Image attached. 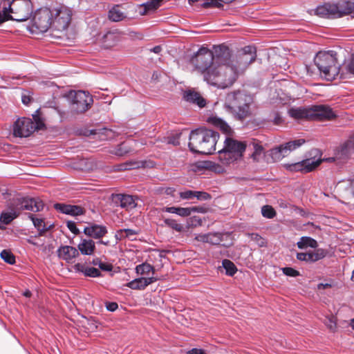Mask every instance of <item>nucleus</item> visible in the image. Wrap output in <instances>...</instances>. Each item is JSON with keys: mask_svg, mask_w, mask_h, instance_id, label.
<instances>
[{"mask_svg": "<svg viewBox=\"0 0 354 354\" xmlns=\"http://www.w3.org/2000/svg\"><path fill=\"white\" fill-rule=\"evenodd\" d=\"M230 57V49L223 45L214 47V51L207 48H200L190 60L196 70L203 75L208 84L221 88L232 86L236 74L223 63Z\"/></svg>", "mask_w": 354, "mask_h": 354, "instance_id": "obj_1", "label": "nucleus"}, {"mask_svg": "<svg viewBox=\"0 0 354 354\" xmlns=\"http://www.w3.org/2000/svg\"><path fill=\"white\" fill-rule=\"evenodd\" d=\"M219 135L210 129H200L192 131L189 135L188 146L194 153L212 154L216 150Z\"/></svg>", "mask_w": 354, "mask_h": 354, "instance_id": "obj_2", "label": "nucleus"}, {"mask_svg": "<svg viewBox=\"0 0 354 354\" xmlns=\"http://www.w3.org/2000/svg\"><path fill=\"white\" fill-rule=\"evenodd\" d=\"M44 206V203L39 198H17L13 199L8 204L9 212L1 213L0 221L5 225H8L19 216L21 211L28 210L37 212L42 210Z\"/></svg>", "mask_w": 354, "mask_h": 354, "instance_id": "obj_3", "label": "nucleus"}, {"mask_svg": "<svg viewBox=\"0 0 354 354\" xmlns=\"http://www.w3.org/2000/svg\"><path fill=\"white\" fill-rule=\"evenodd\" d=\"M253 103V97L243 91L229 93L225 102V106L237 118L243 120L250 115V105Z\"/></svg>", "mask_w": 354, "mask_h": 354, "instance_id": "obj_4", "label": "nucleus"}, {"mask_svg": "<svg viewBox=\"0 0 354 354\" xmlns=\"http://www.w3.org/2000/svg\"><path fill=\"white\" fill-rule=\"evenodd\" d=\"M335 51L319 52L314 62L327 80H333L339 73V66L337 63Z\"/></svg>", "mask_w": 354, "mask_h": 354, "instance_id": "obj_5", "label": "nucleus"}, {"mask_svg": "<svg viewBox=\"0 0 354 354\" xmlns=\"http://www.w3.org/2000/svg\"><path fill=\"white\" fill-rule=\"evenodd\" d=\"M244 142L227 137L223 149L218 151V160L225 165L240 159L245 150Z\"/></svg>", "mask_w": 354, "mask_h": 354, "instance_id": "obj_6", "label": "nucleus"}, {"mask_svg": "<svg viewBox=\"0 0 354 354\" xmlns=\"http://www.w3.org/2000/svg\"><path fill=\"white\" fill-rule=\"evenodd\" d=\"M230 57H231V56ZM255 59V48L252 46H245L242 51L237 55L235 60H231L230 58H229L223 64L234 71L236 74L234 78L235 82L239 74L242 73Z\"/></svg>", "mask_w": 354, "mask_h": 354, "instance_id": "obj_7", "label": "nucleus"}, {"mask_svg": "<svg viewBox=\"0 0 354 354\" xmlns=\"http://www.w3.org/2000/svg\"><path fill=\"white\" fill-rule=\"evenodd\" d=\"M35 122L30 118H19L13 124V135L15 137L26 138L36 129H41L44 126V122L37 115H32Z\"/></svg>", "mask_w": 354, "mask_h": 354, "instance_id": "obj_8", "label": "nucleus"}, {"mask_svg": "<svg viewBox=\"0 0 354 354\" xmlns=\"http://www.w3.org/2000/svg\"><path fill=\"white\" fill-rule=\"evenodd\" d=\"M53 17L54 13L50 9H39L35 12L29 26V30L35 34L46 32L50 28H52Z\"/></svg>", "mask_w": 354, "mask_h": 354, "instance_id": "obj_9", "label": "nucleus"}, {"mask_svg": "<svg viewBox=\"0 0 354 354\" xmlns=\"http://www.w3.org/2000/svg\"><path fill=\"white\" fill-rule=\"evenodd\" d=\"M67 96L71 101V111L75 113H84L91 107L93 102L92 96L82 91H71Z\"/></svg>", "mask_w": 354, "mask_h": 354, "instance_id": "obj_10", "label": "nucleus"}, {"mask_svg": "<svg viewBox=\"0 0 354 354\" xmlns=\"http://www.w3.org/2000/svg\"><path fill=\"white\" fill-rule=\"evenodd\" d=\"M305 142L304 139H298L286 142L272 149L270 155L274 162H278L287 156L292 151L301 147Z\"/></svg>", "mask_w": 354, "mask_h": 354, "instance_id": "obj_11", "label": "nucleus"}, {"mask_svg": "<svg viewBox=\"0 0 354 354\" xmlns=\"http://www.w3.org/2000/svg\"><path fill=\"white\" fill-rule=\"evenodd\" d=\"M72 12L66 7L55 10L54 20L52 19V28L62 32L69 26L71 20Z\"/></svg>", "mask_w": 354, "mask_h": 354, "instance_id": "obj_12", "label": "nucleus"}, {"mask_svg": "<svg viewBox=\"0 0 354 354\" xmlns=\"http://www.w3.org/2000/svg\"><path fill=\"white\" fill-rule=\"evenodd\" d=\"M323 161L324 159H322L320 157L317 159L314 157L306 158L298 162L286 164L285 167L290 171L308 173L316 169Z\"/></svg>", "mask_w": 354, "mask_h": 354, "instance_id": "obj_13", "label": "nucleus"}, {"mask_svg": "<svg viewBox=\"0 0 354 354\" xmlns=\"http://www.w3.org/2000/svg\"><path fill=\"white\" fill-rule=\"evenodd\" d=\"M310 120H329L335 118L336 115L333 109L327 105H315L310 107Z\"/></svg>", "mask_w": 354, "mask_h": 354, "instance_id": "obj_14", "label": "nucleus"}, {"mask_svg": "<svg viewBox=\"0 0 354 354\" xmlns=\"http://www.w3.org/2000/svg\"><path fill=\"white\" fill-rule=\"evenodd\" d=\"M80 254L77 248L70 245H63L58 248L57 256L59 259L68 263L73 262V260Z\"/></svg>", "mask_w": 354, "mask_h": 354, "instance_id": "obj_15", "label": "nucleus"}, {"mask_svg": "<svg viewBox=\"0 0 354 354\" xmlns=\"http://www.w3.org/2000/svg\"><path fill=\"white\" fill-rule=\"evenodd\" d=\"M54 207L57 211L62 213L71 215V216H79L84 214L85 210L83 207L79 205H72L64 203H56Z\"/></svg>", "mask_w": 354, "mask_h": 354, "instance_id": "obj_16", "label": "nucleus"}, {"mask_svg": "<svg viewBox=\"0 0 354 354\" xmlns=\"http://www.w3.org/2000/svg\"><path fill=\"white\" fill-rule=\"evenodd\" d=\"M115 205L127 209H133L136 204L132 196L126 194H115L112 196Z\"/></svg>", "mask_w": 354, "mask_h": 354, "instance_id": "obj_17", "label": "nucleus"}, {"mask_svg": "<svg viewBox=\"0 0 354 354\" xmlns=\"http://www.w3.org/2000/svg\"><path fill=\"white\" fill-rule=\"evenodd\" d=\"M84 233L89 237L98 239L107 233V230L105 226L92 224L84 227Z\"/></svg>", "mask_w": 354, "mask_h": 354, "instance_id": "obj_18", "label": "nucleus"}, {"mask_svg": "<svg viewBox=\"0 0 354 354\" xmlns=\"http://www.w3.org/2000/svg\"><path fill=\"white\" fill-rule=\"evenodd\" d=\"M337 8L335 4L326 3L318 6L315 10V14L324 18H336Z\"/></svg>", "mask_w": 354, "mask_h": 354, "instance_id": "obj_19", "label": "nucleus"}, {"mask_svg": "<svg viewBox=\"0 0 354 354\" xmlns=\"http://www.w3.org/2000/svg\"><path fill=\"white\" fill-rule=\"evenodd\" d=\"M335 5L337 8L335 12L336 17H341L343 15H349L354 12V2L344 1Z\"/></svg>", "mask_w": 354, "mask_h": 354, "instance_id": "obj_20", "label": "nucleus"}, {"mask_svg": "<svg viewBox=\"0 0 354 354\" xmlns=\"http://www.w3.org/2000/svg\"><path fill=\"white\" fill-rule=\"evenodd\" d=\"M77 250L83 255H91L95 250V243L92 239H83L77 245Z\"/></svg>", "mask_w": 354, "mask_h": 354, "instance_id": "obj_21", "label": "nucleus"}, {"mask_svg": "<svg viewBox=\"0 0 354 354\" xmlns=\"http://www.w3.org/2000/svg\"><path fill=\"white\" fill-rule=\"evenodd\" d=\"M127 17V13L125 9L121 6L116 5L113 6L109 12V18L113 21H120Z\"/></svg>", "mask_w": 354, "mask_h": 354, "instance_id": "obj_22", "label": "nucleus"}, {"mask_svg": "<svg viewBox=\"0 0 354 354\" xmlns=\"http://www.w3.org/2000/svg\"><path fill=\"white\" fill-rule=\"evenodd\" d=\"M337 190L342 194L354 196V178L339 181L336 185Z\"/></svg>", "mask_w": 354, "mask_h": 354, "instance_id": "obj_23", "label": "nucleus"}, {"mask_svg": "<svg viewBox=\"0 0 354 354\" xmlns=\"http://www.w3.org/2000/svg\"><path fill=\"white\" fill-rule=\"evenodd\" d=\"M207 122L219 129L223 133L227 136H230L232 133V130L230 127L222 119L217 117H210L208 118Z\"/></svg>", "mask_w": 354, "mask_h": 354, "instance_id": "obj_24", "label": "nucleus"}, {"mask_svg": "<svg viewBox=\"0 0 354 354\" xmlns=\"http://www.w3.org/2000/svg\"><path fill=\"white\" fill-rule=\"evenodd\" d=\"M184 98L186 101L197 104L200 108L205 106V100L197 92L187 91L185 93Z\"/></svg>", "mask_w": 354, "mask_h": 354, "instance_id": "obj_25", "label": "nucleus"}, {"mask_svg": "<svg viewBox=\"0 0 354 354\" xmlns=\"http://www.w3.org/2000/svg\"><path fill=\"white\" fill-rule=\"evenodd\" d=\"M354 151V133L351 135L347 141L340 147L338 155L341 158H348Z\"/></svg>", "mask_w": 354, "mask_h": 354, "instance_id": "obj_26", "label": "nucleus"}, {"mask_svg": "<svg viewBox=\"0 0 354 354\" xmlns=\"http://www.w3.org/2000/svg\"><path fill=\"white\" fill-rule=\"evenodd\" d=\"M289 115L295 119H308L310 120V107L309 108H291L288 111Z\"/></svg>", "mask_w": 354, "mask_h": 354, "instance_id": "obj_27", "label": "nucleus"}, {"mask_svg": "<svg viewBox=\"0 0 354 354\" xmlns=\"http://www.w3.org/2000/svg\"><path fill=\"white\" fill-rule=\"evenodd\" d=\"M84 135H97L100 140H107L111 139L114 136V132L111 129L103 128L100 129L86 130V131L84 133Z\"/></svg>", "mask_w": 354, "mask_h": 354, "instance_id": "obj_28", "label": "nucleus"}, {"mask_svg": "<svg viewBox=\"0 0 354 354\" xmlns=\"http://www.w3.org/2000/svg\"><path fill=\"white\" fill-rule=\"evenodd\" d=\"M74 268L76 271L82 272L87 277H97L101 275L100 271L93 267H88L81 263H77Z\"/></svg>", "mask_w": 354, "mask_h": 354, "instance_id": "obj_29", "label": "nucleus"}, {"mask_svg": "<svg viewBox=\"0 0 354 354\" xmlns=\"http://www.w3.org/2000/svg\"><path fill=\"white\" fill-rule=\"evenodd\" d=\"M138 231L131 229H121L115 232V237L117 240H123L127 239L131 241L136 239Z\"/></svg>", "mask_w": 354, "mask_h": 354, "instance_id": "obj_30", "label": "nucleus"}, {"mask_svg": "<svg viewBox=\"0 0 354 354\" xmlns=\"http://www.w3.org/2000/svg\"><path fill=\"white\" fill-rule=\"evenodd\" d=\"M28 217L32 221L34 226L37 229L39 233L37 236H43L44 233L50 229L47 227L44 222V220L41 218H35L32 214H29Z\"/></svg>", "mask_w": 354, "mask_h": 354, "instance_id": "obj_31", "label": "nucleus"}, {"mask_svg": "<svg viewBox=\"0 0 354 354\" xmlns=\"http://www.w3.org/2000/svg\"><path fill=\"white\" fill-rule=\"evenodd\" d=\"M299 249H304L308 247L317 248L318 243L316 240L309 236H302L297 243Z\"/></svg>", "mask_w": 354, "mask_h": 354, "instance_id": "obj_32", "label": "nucleus"}, {"mask_svg": "<svg viewBox=\"0 0 354 354\" xmlns=\"http://www.w3.org/2000/svg\"><path fill=\"white\" fill-rule=\"evenodd\" d=\"M229 234H222L219 232H214V233H208V243L213 244V245H218L220 244L223 240L224 237H228Z\"/></svg>", "mask_w": 354, "mask_h": 354, "instance_id": "obj_33", "label": "nucleus"}, {"mask_svg": "<svg viewBox=\"0 0 354 354\" xmlns=\"http://www.w3.org/2000/svg\"><path fill=\"white\" fill-rule=\"evenodd\" d=\"M127 286L133 290H143L147 287L145 278L140 277L136 279L127 284Z\"/></svg>", "mask_w": 354, "mask_h": 354, "instance_id": "obj_34", "label": "nucleus"}, {"mask_svg": "<svg viewBox=\"0 0 354 354\" xmlns=\"http://www.w3.org/2000/svg\"><path fill=\"white\" fill-rule=\"evenodd\" d=\"M136 271L138 274H148L150 272L154 273V268L149 263H144L136 267Z\"/></svg>", "mask_w": 354, "mask_h": 354, "instance_id": "obj_35", "label": "nucleus"}, {"mask_svg": "<svg viewBox=\"0 0 354 354\" xmlns=\"http://www.w3.org/2000/svg\"><path fill=\"white\" fill-rule=\"evenodd\" d=\"M222 264L225 270L226 274L229 276H233L237 271L234 263L228 259H224Z\"/></svg>", "mask_w": 354, "mask_h": 354, "instance_id": "obj_36", "label": "nucleus"}, {"mask_svg": "<svg viewBox=\"0 0 354 354\" xmlns=\"http://www.w3.org/2000/svg\"><path fill=\"white\" fill-rule=\"evenodd\" d=\"M326 254H327L326 250L322 249V248H319V249L315 250L313 252H310V262H315V261H319L320 259H322L323 258H324L326 257Z\"/></svg>", "mask_w": 354, "mask_h": 354, "instance_id": "obj_37", "label": "nucleus"}, {"mask_svg": "<svg viewBox=\"0 0 354 354\" xmlns=\"http://www.w3.org/2000/svg\"><path fill=\"white\" fill-rule=\"evenodd\" d=\"M252 149L254 150V151L251 154V158L254 161H259L260 158L261 157L262 153H263V147L258 143L253 142L252 143Z\"/></svg>", "mask_w": 354, "mask_h": 354, "instance_id": "obj_38", "label": "nucleus"}, {"mask_svg": "<svg viewBox=\"0 0 354 354\" xmlns=\"http://www.w3.org/2000/svg\"><path fill=\"white\" fill-rule=\"evenodd\" d=\"M205 1L202 4V6L204 8L208 7H216L220 8L222 6L221 2L225 3H231L234 0H205Z\"/></svg>", "mask_w": 354, "mask_h": 354, "instance_id": "obj_39", "label": "nucleus"}, {"mask_svg": "<svg viewBox=\"0 0 354 354\" xmlns=\"http://www.w3.org/2000/svg\"><path fill=\"white\" fill-rule=\"evenodd\" d=\"M140 167V163L138 162H129L122 163L117 166V171H124L138 168Z\"/></svg>", "mask_w": 354, "mask_h": 354, "instance_id": "obj_40", "label": "nucleus"}, {"mask_svg": "<svg viewBox=\"0 0 354 354\" xmlns=\"http://www.w3.org/2000/svg\"><path fill=\"white\" fill-rule=\"evenodd\" d=\"M164 223L166 225L172 228L176 232H180L183 230V226L181 224L178 223L176 220L165 218L164 220Z\"/></svg>", "mask_w": 354, "mask_h": 354, "instance_id": "obj_41", "label": "nucleus"}, {"mask_svg": "<svg viewBox=\"0 0 354 354\" xmlns=\"http://www.w3.org/2000/svg\"><path fill=\"white\" fill-rule=\"evenodd\" d=\"M0 255H1V259H3L4 261H6V263L11 264V265H12L15 263V257L11 252L6 250H3L1 252Z\"/></svg>", "mask_w": 354, "mask_h": 354, "instance_id": "obj_42", "label": "nucleus"}, {"mask_svg": "<svg viewBox=\"0 0 354 354\" xmlns=\"http://www.w3.org/2000/svg\"><path fill=\"white\" fill-rule=\"evenodd\" d=\"M337 320L336 317L333 315L330 317H326L324 321L326 326L328 328V329L333 332L335 331L336 326H337Z\"/></svg>", "mask_w": 354, "mask_h": 354, "instance_id": "obj_43", "label": "nucleus"}, {"mask_svg": "<svg viewBox=\"0 0 354 354\" xmlns=\"http://www.w3.org/2000/svg\"><path fill=\"white\" fill-rule=\"evenodd\" d=\"M261 212L263 216L268 218H272L276 214L274 209L270 205H264L261 209Z\"/></svg>", "mask_w": 354, "mask_h": 354, "instance_id": "obj_44", "label": "nucleus"}, {"mask_svg": "<svg viewBox=\"0 0 354 354\" xmlns=\"http://www.w3.org/2000/svg\"><path fill=\"white\" fill-rule=\"evenodd\" d=\"M93 264L98 266L101 270L104 271H111L113 269V266L111 264L103 263L98 258L93 260Z\"/></svg>", "mask_w": 354, "mask_h": 354, "instance_id": "obj_45", "label": "nucleus"}, {"mask_svg": "<svg viewBox=\"0 0 354 354\" xmlns=\"http://www.w3.org/2000/svg\"><path fill=\"white\" fill-rule=\"evenodd\" d=\"M249 237L253 241H254L259 247H263L266 245L265 240L258 234L252 233L248 234Z\"/></svg>", "mask_w": 354, "mask_h": 354, "instance_id": "obj_46", "label": "nucleus"}, {"mask_svg": "<svg viewBox=\"0 0 354 354\" xmlns=\"http://www.w3.org/2000/svg\"><path fill=\"white\" fill-rule=\"evenodd\" d=\"M195 198L198 201H208L212 198V196L207 192L195 191Z\"/></svg>", "mask_w": 354, "mask_h": 354, "instance_id": "obj_47", "label": "nucleus"}, {"mask_svg": "<svg viewBox=\"0 0 354 354\" xmlns=\"http://www.w3.org/2000/svg\"><path fill=\"white\" fill-rule=\"evenodd\" d=\"M282 271L284 274L290 277H297L299 275V271L292 268L286 267L282 268Z\"/></svg>", "mask_w": 354, "mask_h": 354, "instance_id": "obj_48", "label": "nucleus"}, {"mask_svg": "<svg viewBox=\"0 0 354 354\" xmlns=\"http://www.w3.org/2000/svg\"><path fill=\"white\" fill-rule=\"evenodd\" d=\"M180 197L183 199H192L195 198V191L187 190L180 193Z\"/></svg>", "mask_w": 354, "mask_h": 354, "instance_id": "obj_49", "label": "nucleus"}, {"mask_svg": "<svg viewBox=\"0 0 354 354\" xmlns=\"http://www.w3.org/2000/svg\"><path fill=\"white\" fill-rule=\"evenodd\" d=\"M81 165H84V169L85 170H88V171L93 170L96 167V165L91 160H82Z\"/></svg>", "mask_w": 354, "mask_h": 354, "instance_id": "obj_50", "label": "nucleus"}, {"mask_svg": "<svg viewBox=\"0 0 354 354\" xmlns=\"http://www.w3.org/2000/svg\"><path fill=\"white\" fill-rule=\"evenodd\" d=\"M21 100L24 104H29L32 100V97L30 96V92L24 91L21 95Z\"/></svg>", "mask_w": 354, "mask_h": 354, "instance_id": "obj_51", "label": "nucleus"}, {"mask_svg": "<svg viewBox=\"0 0 354 354\" xmlns=\"http://www.w3.org/2000/svg\"><path fill=\"white\" fill-rule=\"evenodd\" d=\"M192 209L190 207H178V215L180 216H188L191 214Z\"/></svg>", "mask_w": 354, "mask_h": 354, "instance_id": "obj_52", "label": "nucleus"}, {"mask_svg": "<svg viewBox=\"0 0 354 354\" xmlns=\"http://www.w3.org/2000/svg\"><path fill=\"white\" fill-rule=\"evenodd\" d=\"M310 252H299L297 254V258L299 261L310 262Z\"/></svg>", "mask_w": 354, "mask_h": 354, "instance_id": "obj_53", "label": "nucleus"}, {"mask_svg": "<svg viewBox=\"0 0 354 354\" xmlns=\"http://www.w3.org/2000/svg\"><path fill=\"white\" fill-rule=\"evenodd\" d=\"M128 153L127 149L124 147V144L119 145L115 152L116 156H122Z\"/></svg>", "mask_w": 354, "mask_h": 354, "instance_id": "obj_54", "label": "nucleus"}, {"mask_svg": "<svg viewBox=\"0 0 354 354\" xmlns=\"http://www.w3.org/2000/svg\"><path fill=\"white\" fill-rule=\"evenodd\" d=\"M67 227L70 230V231L75 234H79L80 230L77 228L76 225L73 221H68L67 222Z\"/></svg>", "mask_w": 354, "mask_h": 354, "instance_id": "obj_55", "label": "nucleus"}, {"mask_svg": "<svg viewBox=\"0 0 354 354\" xmlns=\"http://www.w3.org/2000/svg\"><path fill=\"white\" fill-rule=\"evenodd\" d=\"M178 207H164L161 211L178 214Z\"/></svg>", "mask_w": 354, "mask_h": 354, "instance_id": "obj_56", "label": "nucleus"}, {"mask_svg": "<svg viewBox=\"0 0 354 354\" xmlns=\"http://www.w3.org/2000/svg\"><path fill=\"white\" fill-rule=\"evenodd\" d=\"M195 239L198 241L208 243V233L198 234L196 236Z\"/></svg>", "mask_w": 354, "mask_h": 354, "instance_id": "obj_57", "label": "nucleus"}, {"mask_svg": "<svg viewBox=\"0 0 354 354\" xmlns=\"http://www.w3.org/2000/svg\"><path fill=\"white\" fill-rule=\"evenodd\" d=\"M187 354H207V353L203 349L194 348H192V349L187 351Z\"/></svg>", "mask_w": 354, "mask_h": 354, "instance_id": "obj_58", "label": "nucleus"}, {"mask_svg": "<svg viewBox=\"0 0 354 354\" xmlns=\"http://www.w3.org/2000/svg\"><path fill=\"white\" fill-rule=\"evenodd\" d=\"M118 304L115 302H109L106 304V308L109 311H115L118 308Z\"/></svg>", "mask_w": 354, "mask_h": 354, "instance_id": "obj_59", "label": "nucleus"}, {"mask_svg": "<svg viewBox=\"0 0 354 354\" xmlns=\"http://www.w3.org/2000/svg\"><path fill=\"white\" fill-rule=\"evenodd\" d=\"M347 68L349 73L354 75V55L352 56L351 62L347 66Z\"/></svg>", "mask_w": 354, "mask_h": 354, "instance_id": "obj_60", "label": "nucleus"}, {"mask_svg": "<svg viewBox=\"0 0 354 354\" xmlns=\"http://www.w3.org/2000/svg\"><path fill=\"white\" fill-rule=\"evenodd\" d=\"M274 117L273 118V122L275 124H279L282 122V118L280 114L277 112L274 113Z\"/></svg>", "mask_w": 354, "mask_h": 354, "instance_id": "obj_61", "label": "nucleus"}, {"mask_svg": "<svg viewBox=\"0 0 354 354\" xmlns=\"http://www.w3.org/2000/svg\"><path fill=\"white\" fill-rule=\"evenodd\" d=\"M190 209H192V212H201V213H205L207 212V209L205 207H190Z\"/></svg>", "mask_w": 354, "mask_h": 354, "instance_id": "obj_62", "label": "nucleus"}, {"mask_svg": "<svg viewBox=\"0 0 354 354\" xmlns=\"http://www.w3.org/2000/svg\"><path fill=\"white\" fill-rule=\"evenodd\" d=\"M180 136V133L176 134V136L174 137L172 140H170L169 143H172L174 145H178L180 144L178 141V138Z\"/></svg>", "mask_w": 354, "mask_h": 354, "instance_id": "obj_63", "label": "nucleus"}, {"mask_svg": "<svg viewBox=\"0 0 354 354\" xmlns=\"http://www.w3.org/2000/svg\"><path fill=\"white\" fill-rule=\"evenodd\" d=\"M158 280V279L156 277H149V278H145V283H147V286L155 281H156Z\"/></svg>", "mask_w": 354, "mask_h": 354, "instance_id": "obj_64", "label": "nucleus"}]
</instances>
